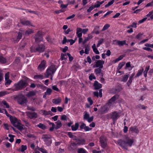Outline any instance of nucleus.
<instances>
[{
  "mask_svg": "<svg viewBox=\"0 0 153 153\" xmlns=\"http://www.w3.org/2000/svg\"><path fill=\"white\" fill-rule=\"evenodd\" d=\"M95 72L97 76H99L101 73V68H97L95 70Z\"/></svg>",
  "mask_w": 153,
  "mask_h": 153,
  "instance_id": "f704fd0d",
  "label": "nucleus"
},
{
  "mask_svg": "<svg viewBox=\"0 0 153 153\" xmlns=\"http://www.w3.org/2000/svg\"><path fill=\"white\" fill-rule=\"evenodd\" d=\"M67 55L68 56V57L69 60L70 61H71L73 60L74 58L73 57L71 56L70 54L69 53H67Z\"/></svg>",
  "mask_w": 153,
  "mask_h": 153,
  "instance_id": "0e129e2a",
  "label": "nucleus"
},
{
  "mask_svg": "<svg viewBox=\"0 0 153 153\" xmlns=\"http://www.w3.org/2000/svg\"><path fill=\"white\" fill-rule=\"evenodd\" d=\"M134 142V139L132 138H126L124 140H120L117 144L119 145L123 149H127L128 147H131Z\"/></svg>",
  "mask_w": 153,
  "mask_h": 153,
  "instance_id": "f03ea898",
  "label": "nucleus"
},
{
  "mask_svg": "<svg viewBox=\"0 0 153 153\" xmlns=\"http://www.w3.org/2000/svg\"><path fill=\"white\" fill-rule=\"evenodd\" d=\"M52 92V90L50 88H48L47 89L46 91L45 92V95H50Z\"/></svg>",
  "mask_w": 153,
  "mask_h": 153,
  "instance_id": "ea45409f",
  "label": "nucleus"
},
{
  "mask_svg": "<svg viewBox=\"0 0 153 153\" xmlns=\"http://www.w3.org/2000/svg\"><path fill=\"white\" fill-rule=\"evenodd\" d=\"M94 94L95 96L97 97L99 96L100 97H102V89H100L99 90V93L98 92H94Z\"/></svg>",
  "mask_w": 153,
  "mask_h": 153,
  "instance_id": "bb28decb",
  "label": "nucleus"
},
{
  "mask_svg": "<svg viewBox=\"0 0 153 153\" xmlns=\"http://www.w3.org/2000/svg\"><path fill=\"white\" fill-rule=\"evenodd\" d=\"M39 113L42 115L47 116L51 114V111H46L44 110H41L39 112Z\"/></svg>",
  "mask_w": 153,
  "mask_h": 153,
  "instance_id": "412c9836",
  "label": "nucleus"
},
{
  "mask_svg": "<svg viewBox=\"0 0 153 153\" xmlns=\"http://www.w3.org/2000/svg\"><path fill=\"white\" fill-rule=\"evenodd\" d=\"M137 108L139 109H145L147 108V106H145L143 105H139L137 106Z\"/></svg>",
  "mask_w": 153,
  "mask_h": 153,
  "instance_id": "a18cd8bd",
  "label": "nucleus"
},
{
  "mask_svg": "<svg viewBox=\"0 0 153 153\" xmlns=\"http://www.w3.org/2000/svg\"><path fill=\"white\" fill-rule=\"evenodd\" d=\"M94 86L95 89H98L102 87V85L101 84L98 83L97 81H95L94 84Z\"/></svg>",
  "mask_w": 153,
  "mask_h": 153,
  "instance_id": "4be33fe9",
  "label": "nucleus"
},
{
  "mask_svg": "<svg viewBox=\"0 0 153 153\" xmlns=\"http://www.w3.org/2000/svg\"><path fill=\"white\" fill-rule=\"evenodd\" d=\"M110 27V25L108 24H106L103 27V28H102V31H104L106 30H107V29H108L109 27Z\"/></svg>",
  "mask_w": 153,
  "mask_h": 153,
  "instance_id": "5fc2aeb1",
  "label": "nucleus"
},
{
  "mask_svg": "<svg viewBox=\"0 0 153 153\" xmlns=\"http://www.w3.org/2000/svg\"><path fill=\"white\" fill-rule=\"evenodd\" d=\"M68 6V4H61L60 5V7L61 8V9L60 10V12H63L66 10V9L67 8Z\"/></svg>",
  "mask_w": 153,
  "mask_h": 153,
  "instance_id": "393cba45",
  "label": "nucleus"
},
{
  "mask_svg": "<svg viewBox=\"0 0 153 153\" xmlns=\"http://www.w3.org/2000/svg\"><path fill=\"white\" fill-rule=\"evenodd\" d=\"M77 152L78 153H86V151L84 149L80 148L78 149Z\"/></svg>",
  "mask_w": 153,
  "mask_h": 153,
  "instance_id": "79ce46f5",
  "label": "nucleus"
},
{
  "mask_svg": "<svg viewBox=\"0 0 153 153\" xmlns=\"http://www.w3.org/2000/svg\"><path fill=\"white\" fill-rule=\"evenodd\" d=\"M52 137L50 134H44L42 136V139L45 143L47 146H50L52 143Z\"/></svg>",
  "mask_w": 153,
  "mask_h": 153,
  "instance_id": "423d86ee",
  "label": "nucleus"
},
{
  "mask_svg": "<svg viewBox=\"0 0 153 153\" xmlns=\"http://www.w3.org/2000/svg\"><path fill=\"white\" fill-rule=\"evenodd\" d=\"M149 68V66H146L145 68V71H143L144 76L145 77H147V73Z\"/></svg>",
  "mask_w": 153,
  "mask_h": 153,
  "instance_id": "58836bf2",
  "label": "nucleus"
},
{
  "mask_svg": "<svg viewBox=\"0 0 153 153\" xmlns=\"http://www.w3.org/2000/svg\"><path fill=\"white\" fill-rule=\"evenodd\" d=\"M92 48L93 50V51L94 53L97 54H99L100 53L99 52L97 48L96 45L94 44L92 46Z\"/></svg>",
  "mask_w": 153,
  "mask_h": 153,
  "instance_id": "c85d7f7f",
  "label": "nucleus"
},
{
  "mask_svg": "<svg viewBox=\"0 0 153 153\" xmlns=\"http://www.w3.org/2000/svg\"><path fill=\"white\" fill-rule=\"evenodd\" d=\"M26 114L27 116L31 119H35L37 117V114L35 112H27Z\"/></svg>",
  "mask_w": 153,
  "mask_h": 153,
  "instance_id": "f8f14e48",
  "label": "nucleus"
},
{
  "mask_svg": "<svg viewBox=\"0 0 153 153\" xmlns=\"http://www.w3.org/2000/svg\"><path fill=\"white\" fill-rule=\"evenodd\" d=\"M27 147L26 145H22L21 147L17 150L18 151L24 152L25 150L27 149Z\"/></svg>",
  "mask_w": 153,
  "mask_h": 153,
  "instance_id": "a878e982",
  "label": "nucleus"
},
{
  "mask_svg": "<svg viewBox=\"0 0 153 153\" xmlns=\"http://www.w3.org/2000/svg\"><path fill=\"white\" fill-rule=\"evenodd\" d=\"M89 78L90 80H92L93 79H96V77L94 75V74H91L89 76Z\"/></svg>",
  "mask_w": 153,
  "mask_h": 153,
  "instance_id": "680f3d73",
  "label": "nucleus"
},
{
  "mask_svg": "<svg viewBox=\"0 0 153 153\" xmlns=\"http://www.w3.org/2000/svg\"><path fill=\"white\" fill-rule=\"evenodd\" d=\"M67 54L62 53L61 54L60 59L62 60H66L67 58L65 57L66 56Z\"/></svg>",
  "mask_w": 153,
  "mask_h": 153,
  "instance_id": "3c124183",
  "label": "nucleus"
},
{
  "mask_svg": "<svg viewBox=\"0 0 153 153\" xmlns=\"http://www.w3.org/2000/svg\"><path fill=\"white\" fill-rule=\"evenodd\" d=\"M9 117L10 118V121L11 123L15 127L17 126L18 124H19V123L21 122L20 120H18L14 117H12L11 115Z\"/></svg>",
  "mask_w": 153,
  "mask_h": 153,
  "instance_id": "0eeeda50",
  "label": "nucleus"
},
{
  "mask_svg": "<svg viewBox=\"0 0 153 153\" xmlns=\"http://www.w3.org/2000/svg\"><path fill=\"white\" fill-rule=\"evenodd\" d=\"M128 75H124L121 81L123 82H126L128 80Z\"/></svg>",
  "mask_w": 153,
  "mask_h": 153,
  "instance_id": "a19ab883",
  "label": "nucleus"
},
{
  "mask_svg": "<svg viewBox=\"0 0 153 153\" xmlns=\"http://www.w3.org/2000/svg\"><path fill=\"white\" fill-rule=\"evenodd\" d=\"M134 73H133L131 74L130 76L129 77V79L127 83V84L128 86H129L131 84L132 82V79L134 76Z\"/></svg>",
  "mask_w": 153,
  "mask_h": 153,
  "instance_id": "cd10ccee",
  "label": "nucleus"
},
{
  "mask_svg": "<svg viewBox=\"0 0 153 153\" xmlns=\"http://www.w3.org/2000/svg\"><path fill=\"white\" fill-rule=\"evenodd\" d=\"M104 63V61L101 60H98L95 62L94 67L102 69L103 67V65Z\"/></svg>",
  "mask_w": 153,
  "mask_h": 153,
  "instance_id": "6e6552de",
  "label": "nucleus"
},
{
  "mask_svg": "<svg viewBox=\"0 0 153 153\" xmlns=\"http://www.w3.org/2000/svg\"><path fill=\"white\" fill-rule=\"evenodd\" d=\"M129 131L132 133L137 134L139 132V130L137 127L136 126H132L129 128Z\"/></svg>",
  "mask_w": 153,
  "mask_h": 153,
  "instance_id": "f3484780",
  "label": "nucleus"
},
{
  "mask_svg": "<svg viewBox=\"0 0 153 153\" xmlns=\"http://www.w3.org/2000/svg\"><path fill=\"white\" fill-rule=\"evenodd\" d=\"M36 94V92L35 91H32L28 92V93L27 94L26 96L27 97H30L35 95Z\"/></svg>",
  "mask_w": 153,
  "mask_h": 153,
  "instance_id": "e433bc0d",
  "label": "nucleus"
},
{
  "mask_svg": "<svg viewBox=\"0 0 153 153\" xmlns=\"http://www.w3.org/2000/svg\"><path fill=\"white\" fill-rule=\"evenodd\" d=\"M6 59L3 57L0 56V62L2 63H4L6 62Z\"/></svg>",
  "mask_w": 153,
  "mask_h": 153,
  "instance_id": "864d4df0",
  "label": "nucleus"
},
{
  "mask_svg": "<svg viewBox=\"0 0 153 153\" xmlns=\"http://www.w3.org/2000/svg\"><path fill=\"white\" fill-rule=\"evenodd\" d=\"M20 22L23 25L32 26L31 23L29 21L25 19H21L20 20Z\"/></svg>",
  "mask_w": 153,
  "mask_h": 153,
  "instance_id": "aec40b11",
  "label": "nucleus"
},
{
  "mask_svg": "<svg viewBox=\"0 0 153 153\" xmlns=\"http://www.w3.org/2000/svg\"><path fill=\"white\" fill-rule=\"evenodd\" d=\"M9 93L7 91L0 92V97H3L6 94H8Z\"/></svg>",
  "mask_w": 153,
  "mask_h": 153,
  "instance_id": "603ef678",
  "label": "nucleus"
},
{
  "mask_svg": "<svg viewBox=\"0 0 153 153\" xmlns=\"http://www.w3.org/2000/svg\"><path fill=\"white\" fill-rule=\"evenodd\" d=\"M42 33L41 31H39L36 35L35 41L36 42H38L43 40L42 37Z\"/></svg>",
  "mask_w": 153,
  "mask_h": 153,
  "instance_id": "1a4fd4ad",
  "label": "nucleus"
},
{
  "mask_svg": "<svg viewBox=\"0 0 153 153\" xmlns=\"http://www.w3.org/2000/svg\"><path fill=\"white\" fill-rule=\"evenodd\" d=\"M153 6V1H152L151 2L149 3H148L146 7H151Z\"/></svg>",
  "mask_w": 153,
  "mask_h": 153,
  "instance_id": "774afa93",
  "label": "nucleus"
},
{
  "mask_svg": "<svg viewBox=\"0 0 153 153\" xmlns=\"http://www.w3.org/2000/svg\"><path fill=\"white\" fill-rule=\"evenodd\" d=\"M83 118L84 120H87L89 123L92 121L93 120V117H90L89 114L86 112H85Z\"/></svg>",
  "mask_w": 153,
  "mask_h": 153,
  "instance_id": "ddd939ff",
  "label": "nucleus"
},
{
  "mask_svg": "<svg viewBox=\"0 0 153 153\" xmlns=\"http://www.w3.org/2000/svg\"><path fill=\"white\" fill-rule=\"evenodd\" d=\"M85 144V141L84 139L78 140L77 141L76 143H73L71 144L72 146H80L81 145H83Z\"/></svg>",
  "mask_w": 153,
  "mask_h": 153,
  "instance_id": "4468645a",
  "label": "nucleus"
},
{
  "mask_svg": "<svg viewBox=\"0 0 153 153\" xmlns=\"http://www.w3.org/2000/svg\"><path fill=\"white\" fill-rule=\"evenodd\" d=\"M147 19V18L146 17H145L144 18L142 19L139 20L138 21V23L139 24H141L144 21H145Z\"/></svg>",
  "mask_w": 153,
  "mask_h": 153,
  "instance_id": "69168bd1",
  "label": "nucleus"
},
{
  "mask_svg": "<svg viewBox=\"0 0 153 153\" xmlns=\"http://www.w3.org/2000/svg\"><path fill=\"white\" fill-rule=\"evenodd\" d=\"M36 126L43 130H45L46 128V127L45 125L41 123L36 125Z\"/></svg>",
  "mask_w": 153,
  "mask_h": 153,
  "instance_id": "473e14b6",
  "label": "nucleus"
},
{
  "mask_svg": "<svg viewBox=\"0 0 153 153\" xmlns=\"http://www.w3.org/2000/svg\"><path fill=\"white\" fill-rule=\"evenodd\" d=\"M27 82L26 80H21L14 85L13 90L17 91L21 90L23 88L27 86Z\"/></svg>",
  "mask_w": 153,
  "mask_h": 153,
  "instance_id": "7ed1b4c3",
  "label": "nucleus"
},
{
  "mask_svg": "<svg viewBox=\"0 0 153 153\" xmlns=\"http://www.w3.org/2000/svg\"><path fill=\"white\" fill-rule=\"evenodd\" d=\"M0 113L5 114L8 117H10V115L8 113L7 111L5 109H1V108H0Z\"/></svg>",
  "mask_w": 153,
  "mask_h": 153,
  "instance_id": "72a5a7b5",
  "label": "nucleus"
},
{
  "mask_svg": "<svg viewBox=\"0 0 153 153\" xmlns=\"http://www.w3.org/2000/svg\"><path fill=\"white\" fill-rule=\"evenodd\" d=\"M38 149L42 153H48L46 150L42 148H39Z\"/></svg>",
  "mask_w": 153,
  "mask_h": 153,
  "instance_id": "4d7b16f0",
  "label": "nucleus"
},
{
  "mask_svg": "<svg viewBox=\"0 0 153 153\" xmlns=\"http://www.w3.org/2000/svg\"><path fill=\"white\" fill-rule=\"evenodd\" d=\"M44 76L42 75H35L34 77V78L35 79H42L44 78Z\"/></svg>",
  "mask_w": 153,
  "mask_h": 153,
  "instance_id": "37998d69",
  "label": "nucleus"
},
{
  "mask_svg": "<svg viewBox=\"0 0 153 153\" xmlns=\"http://www.w3.org/2000/svg\"><path fill=\"white\" fill-rule=\"evenodd\" d=\"M114 0H112L111 1H109L108 3L105 5V7H108L111 5H112L114 3Z\"/></svg>",
  "mask_w": 153,
  "mask_h": 153,
  "instance_id": "49530a36",
  "label": "nucleus"
},
{
  "mask_svg": "<svg viewBox=\"0 0 153 153\" xmlns=\"http://www.w3.org/2000/svg\"><path fill=\"white\" fill-rule=\"evenodd\" d=\"M79 124L77 123H75V125H73L71 126V129L72 131H76L78 128L79 127Z\"/></svg>",
  "mask_w": 153,
  "mask_h": 153,
  "instance_id": "2f4dec72",
  "label": "nucleus"
},
{
  "mask_svg": "<svg viewBox=\"0 0 153 153\" xmlns=\"http://www.w3.org/2000/svg\"><path fill=\"white\" fill-rule=\"evenodd\" d=\"M45 49V46L43 44L39 45L37 47L35 48L32 46L30 48V51L31 52H38L40 53L43 52Z\"/></svg>",
  "mask_w": 153,
  "mask_h": 153,
  "instance_id": "39448f33",
  "label": "nucleus"
},
{
  "mask_svg": "<svg viewBox=\"0 0 153 153\" xmlns=\"http://www.w3.org/2000/svg\"><path fill=\"white\" fill-rule=\"evenodd\" d=\"M22 32L21 30H20L19 31L16 39H13V41H14V42H18L19 40L21 38L22 35Z\"/></svg>",
  "mask_w": 153,
  "mask_h": 153,
  "instance_id": "6ab92c4d",
  "label": "nucleus"
},
{
  "mask_svg": "<svg viewBox=\"0 0 153 153\" xmlns=\"http://www.w3.org/2000/svg\"><path fill=\"white\" fill-rule=\"evenodd\" d=\"M87 100L89 102L90 105H91L93 104V102L91 97H88L87 99Z\"/></svg>",
  "mask_w": 153,
  "mask_h": 153,
  "instance_id": "e2e57ef3",
  "label": "nucleus"
},
{
  "mask_svg": "<svg viewBox=\"0 0 153 153\" xmlns=\"http://www.w3.org/2000/svg\"><path fill=\"white\" fill-rule=\"evenodd\" d=\"M118 96L115 95L112 97L105 105L101 107L99 110V113L100 114H103L107 112V111L112 108L114 105L116 100Z\"/></svg>",
  "mask_w": 153,
  "mask_h": 153,
  "instance_id": "f257e3e1",
  "label": "nucleus"
},
{
  "mask_svg": "<svg viewBox=\"0 0 153 153\" xmlns=\"http://www.w3.org/2000/svg\"><path fill=\"white\" fill-rule=\"evenodd\" d=\"M90 50V47L88 45L86 46L85 47V53L86 54H88L89 53Z\"/></svg>",
  "mask_w": 153,
  "mask_h": 153,
  "instance_id": "4c0bfd02",
  "label": "nucleus"
},
{
  "mask_svg": "<svg viewBox=\"0 0 153 153\" xmlns=\"http://www.w3.org/2000/svg\"><path fill=\"white\" fill-rule=\"evenodd\" d=\"M49 124L52 126V127L50 128L49 130L50 131H52L55 128V124L53 123H50Z\"/></svg>",
  "mask_w": 153,
  "mask_h": 153,
  "instance_id": "8fccbe9b",
  "label": "nucleus"
},
{
  "mask_svg": "<svg viewBox=\"0 0 153 153\" xmlns=\"http://www.w3.org/2000/svg\"><path fill=\"white\" fill-rule=\"evenodd\" d=\"M94 8V5H92L89 7V8L87 10V11L88 12H90Z\"/></svg>",
  "mask_w": 153,
  "mask_h": 153,
  "instance_id": "338daca9",
  "label": "nucleus"
},
{
  "mask_svg": "<svg viewBox=\"0 0 153 153\" xmlns=\"http://www.w3.org/2000/svg\"><path fill=\"white\" fill-rule=\"evenodd\" d=\"M124 72L123 71H120L118 70V69H117V74H118L117 76H120L121 74H123Z\"/></svg>",
  "mask_w": 153,
  "mask_h": 153,
  "instance_id": "052dcab7",
  "label": "nucleus"
},
{
  "mask_svg": "<svg viewBox=\"0 0 153 153\" xmlns=\"http://www.w3.org/2000/svg\"><path fill=\"white\" fill-rule=\"evenodd\" d=\"M46 62L44 60H42L38 67V69L40 71L44 70L46 67Z\"/></svg>",
  "mask_w": 153,
  "mask_h": 153,
  "instance_id": "9b49d317",
  "label": "nucleus"
},
{
  "mask_svg": "<svg viewBox=\"0 0 153 153\" xmlns=\"http://www.w3.org/2000/svg\"><path fill=\"white\" fill-rule=\"evenodd\" d=\"M111 117L113 119L114 122L117 120L118 118L120 117V113L116 112H114L111 114Z\"/></svg>",
  "mask_w": 153,
  "mask_h": 153,
  "instance_id": "9d476101",
  "label": "nucleus"
},
{
  "mask_svg": "<svg viewBox=\"0 0 153 153\" xmlns=\"http://www.w3.org/2000/svg\"><path fill=\"white\" fill-rule=\"evenodd\" d=\"M143 70H144L143 68H142L141 69L139 70L135 76V77H137L141 76L143 72Z\"/></svg>",
  "mask_w": 153,
  "mask_h": 153,
  "instance_id": "7c9ffc66",
  "label": "nucleus"
},
{
  "mask_svg": "<svg viewBox=\"0 0 153 153\" xmlns=\"http://www.w3.org/2000/svg\"><path fill=\"white\" fill-rule=\"evenodd\" d=\"M1 103L5 106V108H10V106L6 101L4 100Z\"/></svg>",
  "mask_w": 153,
  "mask_h": 153,
  "instance_id": "09e8293b",
  "label": "nucleus"
},
{
  "mask_svg": "<svg viewBox=\"0 0 153 153\" xmlns=\"http://www.w3.org/2000/svg\"><path fill=\"white\" fill-rule=\"evenodd\" d=\"M124 65L125 63L124 62L120 63L119 64L118 68H117V69H118V70H120L122 68V67Z\"/></svg>",
  "mask_w": 153,
  "mask_h": 153,
  "instance_id": "6e6d98bb",
  "label": "nucleus"
},
{
  "mask_svg": "<svg viewBox=\"0 0 153 153\" xmlns=\"http://www.w3.org/2000/svg\"><path fill=\"white\" fill-rule=\"evenodd\" d=\"M56 70V68L54 65H51L48 67L44 74L45 77L47 78L49 76H53Z\"/></svg>",
  "mask_w": 153,
  "mask_h": 153,
  "instance_id": "20e7f679",
  "label": "nucleus"
},
{
  "mask_svg": "<svg viewBox=\"0 0 153 153\" xmlns=\"http://www.w3.org/2000/svg\"><path fill=\"white\" fill-rule=\"evenodd\" d=\"M61 101V99L59 97L57 99H53L52 100V102L53 103L55 104H58L60 103Z\"/></svg>",
  "mask_w": 153,
  "mask_h": 153,
  "instance_id": "c756f323",
  "label": "nucleus"
},
{
  "mask_svg": "<svg viewBox=\"0 0 153 153\" xmlns=\"http://www.w3.org/2000/svg\"><path fill=\"white\" fill-rule=\"evenodd\" d=\"M15 127H16L20 131L24 130L25 128V126L22 124L21 122L19 123V124L16 126Z\"/></svg>",
  "mask_w": 153,
  "mask_h": 153,
  "instance_id": "b1692460",
  "label": "nucleus"
},
{
  "mask_svg": "<svg viewBox=\"0 0 153 153\" xmlns=\"http://www.w3.org/2000/svg\"><path fill=\"white\" fill-rule=\"evenodd\" d=\"M18 103L21 105L25 104L27 102L26 99L24 97H19L18 100Z\"/></svg>",
  "mask_w": 153,
  "mask_h": 153,
  "instance_id": "dca6fc26",
  "label": "nucleus"
},
{
  "mask_svg": "<svg viewBox=\"0 0 153 153\" xmlns=\"http://www.w3.org/2000/svg\"><path fill=\"white\" fill-rule=\"evenodd\" d=\"M56 129H58L60 128L62 126V124L61 122L59 120H58L56 123Z\"/></svg>",
  "mask_w": 153,
  "mask_h": 153,
  "instance_id": "c9c22d12",
  "label": "nucleus"
},
{
  "mask_svg": "<svg viewBox=\"0 0 153 153\" xmlns=\"http://www.w3.org/2000/svg\"><path fill=\"white\" fill-rule=\"evenodd\" d=\"M100 142L101 146L103 147H105L106 145V138L104 136L101 137Z\"/></svg>",
  "mask_w": 153,
  "mask_h": 153,
  "instance_id": "2eb2a0df",
  "label": "nucleus"
},
{
  "mask_svg": "<svg viewBox=\"0 0 153 153\" xmlns=\"http://www.w3.org/2000/svg\"><path fill=\"white\" fill-rule=\"evenodd\" d=\"M8 136L10 137L9 139V141L10 142H13L14 140L13 138L14 137V136L12 134H9Z\"/></svg>",
  "mask_w": 153,
  "mask_h": 153,
  "instance_id": "de8ad7c7",
  "label": "nucleus"
},
{
  "mask_svg": "<svg viewBox=\"0 0 153 153\" xmlns=\"http://www.w3.org/2000/svg\"><path fill=\"white\" fill-rule=\"evenodd\" d=\"M76 33L78 37H81L82 35V29L80 27H78L76 29Z\"/></svg>",
  "mask_w": 153,
  "mask_h": 153,
  "instance_id": "5701e85b",
  "label": "nucleus"
},
{
  "mask_svg": "<svg viewBox=\"0 0 153 153\" xmlns=\"http://www.w3.org/2000/svg\"><path fill=\"white\" fill-rule=\"evenodd\" d=\"M142 34L140 33H139L136 36V38L140 40L142 39L141 36Z\"/></svg>",
  "mask_w": 153,
  "mask_h": 153,
  "instance_id": "13d9d810",
  "label": "nucleus"
},
{
  "mask_svg": "<svg viewBox=\"0 0 153 153\" xmlns=\"http://www.w3.org/2000/svg\"><path fill=\"white\" fill-rule=\"evenodd\" d=\"M114 43L116 45H117L119 46H122L124 45H127L126 44V41L123 40V41H118L116 40H114Z\"/></svg>",
  "mask_w": 153,
  "mask_h": 153,
  "instance_id": "a211bd4d",
  "label": "nucleus"
},
{
  "mask_svg": "<svg viewBox=\"0 0 153 153\" xmlns=\"http://www.w3.org/2000/svg\"><path fill=\"white\" fill-rule=\"evenodd\" d=\"M33 31L32 30L29 29L26 31L25 33V34L26 35H29L33 33Z\"/></svg>",
  "mask_w": 153,
  "mask_h": 153,
  "instance_id": "c03bdc74",
  "label": "nucleus"
},
{
  "mask_svg": "<svg viewBox=\"0 0 153 153\" xmlns=\"http://www.w3.org/2000/svg\"><path fill=\"white\" fill-rule=\"evenodd\" d=\"M103 41V39H100L98 42V43L97 45V47H99L100 45L101 44Z\"/></svg>",
  "mask_w": 153,
  "mask_h": 153,
  "instance_id": "bf43d9fd",
  "label": "nucleus"
}]
</instances>
